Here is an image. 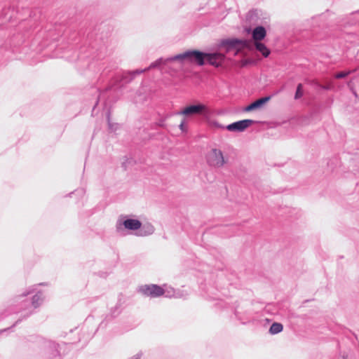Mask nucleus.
Here are the masks:
<instances>
[{"label":"nucleus","instance_id":"nucleus-35","mask_svg":"<svg viewBox=\"0 0 359 359\" xmlns=\"http://www.w3.org/2000/svg\"><path fill=\"white\" fill-rule=\"evenodd\" d=\"M254 14H255V12L253 11H249L248 15H247V19L252 18Z\"/></svg>","mask_w":359,"mask_h":359},{"label":"nucleus","instance_id":"nucleus-5","mask_svg":"<svg viewBox=\"0 0 359 359\" xmlns=\"http://www.w3.org/2000/svg\"><path fill=\"white\" fill-rule=\"evenodd\" d=\"M151 69H149V67L144 68L143 69H137L133 71H121L120 72H117L115 76L113 77V82L111 86L105 88L102 93L110 90L111 88H115L117 89H120L123 88L128 83H130L136 76H138L144 72H146Z\"/></svg>","mask_w":359,"mask_h":359},{"label":"nucleus","instance_id":"nucleus-43","mask_svg":"<svg viewBox=\"0 0 359 359\" xmlns=\"http://www.w3.org/2000/svg\"><path fill=\"white\" fill-rule=\"evenodd\" d=\"M342 359H346V358H345V356H344V355H343V358H342Z\"/></svg>","mask_w":359,"mask_h":359},{"label":"nucleus","instance_id":"nucleus-10","mask_svg":"<svg viewBox=\"0 0 359 359\" xmlns=\"http://www.w3.org/2000/svg\"><path fill=\"white\" fill-rule=\"evenodd\" d=\"M207 162L210 166L221 168L226 163L223 153L220 149H212L207 156Z\"/></svg>","mask_w":359,"mask_h":359},{"label":"nucleus","instance_id":"nucleus-31","mask_svg":"<svg viewBox=\"0 0 359 359\" xmlns=\"http://www.w3.org/2000/svg\"><path fill=\"white\" fill-rule=\"evenodd\" d=\"M210 300H217L218 301V302L216 304L217 305L219 304L221 306H223V301L222 299H219V296L218 295H215V296H208V297Z\"/></svg>","mask_w":359,"mask_h":359},{"label":"nucleus","instance_id":"nucleus-37","mask_svg":"<svg viewBox=\"0 0 359 359\" xmlns=\"http://www.w3.org/2000/svg\"><path fill=\"white\" fill-rule=\"evenodd\" d=\"M357 23H358V24H359V20H357V21L351 20V21L348 22V24H349L350 25H356Z\"/></svg>","mask_w":359,"mask_h":359},{"label":"nucleus","instance_id":"nucleus-26","mask_svg":"<svg viewBox=\"0 0 359 359\" xmlns=\"http://www.w3.org/2000/svg\"><path fill=\"white\" fill-rule=\"evenodd\" d=\"M107 123H108L109 130L110 131H115V130H116V129L118 128V124L117 123H113L111 122L110 111L107 112Z\"/></svg>","mask_w":359,"mask_h":359},{"label":"nucleus","instance_id":"nucleus-11","mask_svg":"<svg viewBox=\"0 0 359 359\" xmlns=\"http://www.w3.org/2000/svg\"><path fill=\"white\" fill-rule=\"evenodd\" d=\"M255 123L257 121L252 119H243L226 126L225 128L230 132L241 133Z\"/></svg>","mask_w":359,"mask_h":359},{"label":"nucleus","instance_id":"nucleus-32","mask_svg":"<svg viewBox=\"0 0 359 359\" xmlns=\"http://www.w3.org/2000/svg\"><path fill=\"white\" fill-rule=\"evenodd\" d=\"M210 126L217 128L226 129L224 126L222 125L218 121L215 120L210 122Z\"/></svg>","mask_w":359,"mask_h":359},{"label":"nucleus","instance_id":"nucleus-2","mask_svg":"<svg viewBox=\"0 0 359 359\" xmlns=\"http://www.w3.org/2000/svg\"><path fill=\"white\" fill-rule=\"evenodd\" d=\"M34 292V290H27L23 292L21 294L16 296L14 299L15 302L18 303L16 308L13 309V312L15 313H20V318L15 321V323L7 329L1 330L0 334L11 330L15 325H18L23 320L27 319L31 315L35 313V310L39 308L43 302L44 296L41 291H38L34 294L31 299L25 298L27 295Z\"/></svg>","mask_w":359,"mask_h":359},{"label":"nucleus","instance_id":"nucleus-24","mask_svg":"<svg viewBox=\"0 0 359 359\" xmlns=\"http://www.w3.org/2000/svg\"><path fill=\"white\" fill-rule=\"evenodd\" d=\"M355 72V69L339 72L334 75V78L336 79H344Z\"/></svg>","mask_w":359,"mask_h":359},{"label":"nucleus","instance_id":"nucleus-15","mask_svg":"<svg viewBox=\"0 0 359 359\" xmlns=\"http://www.w3.org/2000/svg\"><path fill=\"white\" fill-rule=\"evenodd\" d=\"M1 11H0V18L5 21L11 22L16 18V15L18 14V11H16L13 7L6 6H0Z\"/></svg>","mask_w":359,"mask_h":359},{"label":"nucleus","instance_id":"nucleus-40","mask_svg":"<svg viewBox=\"0 0 359 359\" xmlns=\"http://www.w3.org/2000/svg\"><path fill=\"white\" fill-rule=\"evenodd\" d=\"M353 95H354L355 97H357V93H356L355 91L353 92Z\"/></svg>","mask_w":359,"mask_h":359},{"label":"nucleus","instance_id":"nucleus-34","mask_svg":"<svg viewBox=\"0 0 359 359\" xmlns=\"http://www.w3.org/2000/svg\"><path fill=\"white\" fill-rule=\"evenodd\" d=\"M142 353L141 352L135 354L133 357H131L130 359H141Z\"/></svg>","mask_w":359,"mask_h":359},{"label":"nucleus","instance_id":"nucleus-17","mask_svg":"<svg viewBox=\"0 0 359 359\" xmlns=\"http://www.w3.org/2000/svg\"><path fill=\"white\" fill-rule=\"evenodd\" d=\"M260 60V58H242L238 62V65L241 68L247 67L248 66H255L257 65Z\"/></svg>","mask_w":359,"mask_h":359},{"label":"nucleus","instance_id":"nucleus-3","mask_svg":"<svg viewBox=\"0 0 359 359\" xmlns=\"http://www.w3.org/2000/svg\"><path fill=\"white\" fill-rule=\"evenodd\" d=\"M187 53L189 55L187 57V62L200 67L209 65L216 68L222 67L226 60L225 54L218 50L205 52L196 49H190L187 50Z\"/></svg>","mask_w":359,"mask_h":359},{"label":"nucleus","instance_id":"nucleus-27","mask_svg":"<svg viewBox=\"0 0 359 359\" xmlns=\"http://www.w3.org/2000/svg\"><path fill=\"white\" fill-rule=\"evenodd\" d=\"M187 118L183 117L181 123L179 125V129L181 130L182 133H188V128L187 126Z\"/></svg>","mask_w":359,"mask_h":359},{"label":"nucleus","instance_id":"nucleus-36","mask_svg":"<svg viewBox=\"0 0 359 359\" xmlns=\"http://www.w3.org/2000/svg\"><path fill=\"white\" fill-rule=\"evenodd\" d=\"M318 85L323 90H328L330 89V86H328V85H326V86H323V85H320V84H318Z\"/></svg>","mask_w":359,"mask_h":359},{"label":"nucleus","instance_id":"nucleus-6","mask_svg":"<svg viewBox=\"0 0 359 359\" xmlns=\"http://www.w3.org/2000/svg\"><path fill=\"white\" fill-rule=\"evenodd\" d=\"M174 115H182L186 118L198 116L202 118H207L210 115V109L201 102L191 104L184 107L180 111L174 112Z\"/></svg>","mask_w":359,"mask_h":359},{"label":"nucleus","instance_id":"nucleus-1","mask_svg":"<svg viewBox=\"0 0 359 359\" xmlns=\"http://www.w3.org/2000/svg\"><path fill=\"white\" fill-rule=\"evenodd\" d=\"M86 22H82L78 31H72L74 27L69 29L68 43L72 49L79 43H82L77 53L78 62L81 64V66L86 65L89 71H95V69H97V72L101 71L98 80H104L118 67L114 61L97 63V61L105 55L108 34H103L102 32L100 36L98 34L97 32L102 29V25L91 29L90 27H86Z\"/></svg>","mask_w":359,"mask_h":359},{"label":"nucleus","instance_id":"nucleus-18","mask_svg":"<svg viewBox=\"0 0 359 359\" xmlns=\"http://www.w3.org/2000/svg\"><path fill=\"white\" fill-rule=\"evenodd\" d=\"M283 330V325L280 323L274 322L273 323L269 330V334L274 335L279 334Z\"/></svg>","mask_w":359,"mask_h":359},{"label":"nucleus","instance_id":"nucleus-8","mask_svg":"<svg viewBox=\"0 0 359 359\" xmlns=\"http://www.w3.org/2000/svg\"><path fill=\"white\" fill-rule=\"evenodd\" d=\"M188 55L189 54L187 53V50H186L182 53L177 54L174 56L168 57L167 58L159 57L149 65V69L161 68L162 66L165 65L168 62L174 61H177L180 63L183 64L184 62H187V57Z\"/></svg>","mask_w":359,"mask_h":359},{"label":"nucleus","instance_id":"nucleus-38","mask_svg":"<svg viewBox=\"0 0 359 359\" xmlns=\"http://www.w3.org/2000/svg\"><path fill=\"white\" fill-rule=\"evenodd\" d=\"M323 18V15H320L318 17L313 18V20H316V18Z\"/></svg>","mask_w":359,"mask_h":359},{"label":"nucleus","instance_id":"nucleus-14","mask_svg":"<svg viewBox=\"0 0 359 359\" xmlns=\"http://www.w3.org/2000/svg\"><path fill=\"white\" fill-rule=\"evenodd\" d=\"M271 98V95L260 97L255 101L245 106L243 111L245 112H250L262 108Z\"/></svg>","mask_w":359,"mask_h":359},{"label":"nucleus","instance_id":"nucleus-25","mask_svg":"<svg viewBox=\"0 0 359 359\" xmlns=\"http://www.w3.org/2000/svg\"><path fill=\"white\" fill-rule=\"evenodd\" d=\"M238 225H227L225 226H223L222 228L225 229V231L227 233L228 236H231V234L235 233V230L238 229Z\"/></svg>","mask_w":359,"mask_h":359},{"label":"nucleus","instance_id":"nucleus-12","mask_svg":"<svg viewBox=\"0 0 359 359\" xmlns=\"http://www.w3.org/2000/svg\"><path fill=\"white\" fill-rule=\"evenodd\" d=\"M245 32L248 34H251L254 42L262 41L267 35L266 29L263 25H257L255 28H251L250 27H245Z\"/></svg>","mask_w":359,"mask_h":359},{"label":"nucleus","instance_id":"nucleus-7","mask_svg":"<svg viewBox=\"0 0 359 359\" xmlns=\"http://www.w3.org/2000/svg\"><path fill=\"white\" fill-rule=\"evenodd\" d=\"M142 222L137 219L129 218L128 216H121L116 224V231L121 234L126 235L125 231H137L141 229Z\"/></svg>","mask_w":359,"mask_h":359},{"label":"nucleus","instance_id":"nucleus-22","mask_svg":"<svg viewBox=\"0 0 359 359\" xmlns=\"http://www.w3.org/2000/svg\"><path fill=\"white\" fill-rule=\"evenodd\" d=\"M304 95V86L302 83L297 85L296 91L294 93V99L298 100L301 99Z\"/></svg>","mask_w":359,"mask_h":359},{"label":"nucleus","instance_id":"nucleus-4","mask_svg":"<svg viewBox=\"0 0 359 359\" xmlns=\"http://www.w3.org/2000/svg\"><path fill=\"white\" fill-rule=\"evenodd\" d=\"M40 344L38 359H62V346L65 342L59 344L53 340L47 339L41 337H38Z\"/></svg>","mask_w":359,"mask_h":359},{"label":"nucleus","instance_id":"nucleus-23","mask_svg":"<svg viewBox=\"0 0 359 359\" xmlns=\"http://www.w3.org/2000/svg\"><path fill=\"white\" fill-rule=\"evenodd\" d=\"M121 312V303L118 302L115 306L110 309L109 313H111V318H116L119 316Z\"/></svg>","mask_w":359,"mask_h":359},{"label":"nucleus","instance_id":"nucleus-39","mask_svg":"<svg viewBox=\"0 0 359 359\" xmlns=\"http://www.w3.org/2000/svg\"><path fill=\"white\" fill-rule=\"evenodd\" d=\"M76 191L79 192L81 194H83L84 193V191L83 189L76 190Z\"/></svg>","mask_w":359,"mask_h":359},{"label":"nucleus","instance_id":"nucleus-20","mask_svg":"<svg viewBox=\"0 0 359 359\" xmlns=\"http://www.w3.org/2000/svg\"><path fill=\"white\" fill-rule=\"evenodd\" d=\"M154 231V226L151 224H149L147 226H144L143 228L141 229L140 233L139 235L142 236H146L152 234Z\"/></svg>","mask_w":359,"mask_h":359},{"label":"nucleus","instance_id":"nucleus-30","mask_svg":"<svg viewBox=\"0 0 359 359\" xmlns=\"http://www.w3.org/2000/svg\"><path fill=\"white\" fill-rule=\"evenodd\" d=\"M170 116L169 115H166L164 117H162L157 122H156V125L159 127H165V121H166V119L169 117Z\"/></svg>","mask_w":359,"mask_h":359},{"label":"nucleus","instance_id":"nucleus-29","mask_svg":"<svg viewBox=\"0 0 359 359\" xmlns=\"http://www.w3.org/2000/svg\"><path fill=\"white\" fill-rule=\"evenodd\" d=\"M133 163H135V161L132 158L126 157L125 161L122 163V167L125 170H126L128 167Z\"/></svg>","mask_w":359,"mask_h":359},{"label":"nucleus","instance_id":"nucleus-21","mask_svg":"<svg viewBox=\"0 0 359 359\" xmlns=\"http://www.w3.org/2000/svg\"><path fill=\"white\" fill-rule=\"evenodd\" d=\"M115 318H111V313H109L105 315L104 319L101 321V323H100L97 329L96 330V331L98 330V329H104L105 328L108 323L109 322H111L112 320H114Z\"/></svg>","mask_w":359,"mask_h":359},{"label":"nucleus","instance_id":"nucleus-41","mask_svg":"<svg viewBox=\"0 0 359 359\" xmlns=\"http://www.w3.org/2000/svg\"><path fill=\"white\" fill-rule=\"evenodd\" d=\"M90 316H89L88 318H86V321L89 320Z\"/></svg>","mask_w":359,"mask_h":359},{"label":"nucleus","instance_id":"nucleus-28","mask_svg":"<svg viewBox=\"0 0 359 359\" xmlns=\"http://www.w3.org/2000/svg\"><path fill=\"white\" fill-rule=\"evenodd\" d=\"M233 313H234V315L236 317V318L239 320H242L243 319V314L247 315L246 311H243L240 310L238 307H236L234 309Z\"/></svg>","mask_w":359,"mask_h":359},{"label":"nucleus","instance_id":"nucleus-9","mask_svg":"<svg viewBox=\"0 0 359 359\" xmlns=\"http://www.w3.org/2000/svg\"><path fill=\"white\" fill-rule=\"evenodd\" d=\"M138 291L146 297L156 298L165 294V290L156 284L143 285L139 287Z\"/></svg>","mask_w":359,"mask_h":359},{"label":"nucleus","instance_id":"nucleus-33","mask_svg":"<svg viewBox=\"0 0 359 359\" xmlns=\"http://www.w3.org/2000/svg\"><path fill=\"white\" fill-rule=\"evenodd\" d=\"M96 92L97 93H101L100 90V88H96ZM100 94L98 95L97 96V100H96V102L93 107V109H95L96 107V106L98 104V102H99V97H100Z\"/></svg>","mask_w":359,"mask_h":359},{"label":"nucleus","instance_id":"nucleus-19","mask_svg":"<svg viewBox=\"0 0 359 359\" xmlns=\"http://www.w3.org/2000/svg\"><path fill=\"white\" fill-rule=\"evenodd\" d=\"M236 41L238 52L241 51L243 48H250L249 41L248 39L236 38Z\"/></svg>","mask_w":359,"mask_h":359},{"label":"nucleus","instance_id":"nucleus-42","mask_svg":"<svg viewBox=\"0 0 359 359\" xmlns=\"http://www.w3.org/2000/svg\"><path fill=\"white\" fill-rule=\"evenodd\" d=\"M166 297H171V295H170V294H167V295H166Z\"/></svg>","mask_w":359,"mask_h":359},{"label":"nucleus","instance_id":"nucleus-16","mask_svg":"<svg viewBox=\"0 0 359 359\" xmlns=\"http://www.w3.org/2000/svg\"><path fill=\"white\" fill-rule=\"evenodd\" d=\"M255 49L262 54L263 57L266 58L271 55V50L264 43L254 42L253 43Z\"/></svg>","mask_w":359,"mask_h":359},{"label":"nucleus","instance_id":"nucleus-13","mask_svg":"<svg viewBox=\"0 0 359 359\" xmlns=\"http://www.w3.org/2000/svg\"><path fill=\"white\" fill-rule=\"evenodd\" d=\"M218 49L224 50L226 53L232 50L238 52L236 37L222 39L217 44Z\"/></svg>","mask_w":359,"mask_h":359}]
</instances>
